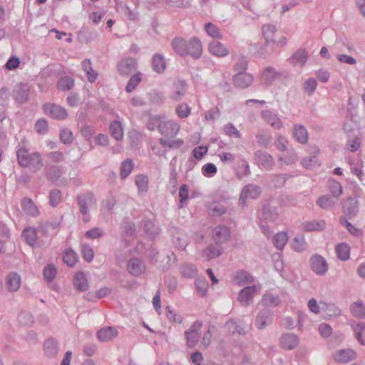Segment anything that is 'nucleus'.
<instances>
[{"label": "nucleus", "mask_w": 365, "mask_h": 365, "mask_svg": "<svg viewBox=\"0 0 365 365\" xmlns=\"http://www.w3.org/2000/svg\"><path fill=\"white\" fill-rule=\"evenodd\" d=\"M322 310L324 311L326 314L329 317L338 316L341 313V310L333 304H326L321 302Z\"/></svg>", "instance_id": "obj_61"}, {"label": "nucleus", "mask_w": 365, "mask_h": 365, "mask_svg": "<svg viewBox=\"0 0 365 365\" xmlns=\"http://www.w3.org/2000/svg\"><path fill=\"white\" fill-rule=\"evenodd\" d=\"M354 335L361 345H365V342L362 339L365 336V322H360L353 327Z\"/></svg>", "instance_id": "obj_56"}, {"label": "nucleus", "mask_w": 365, "mask_h": 365, "mask_svg": "<svg viewBox=\"0 0 365 365\" xmlns=\"http://www.w3.org/2000/svg\"><path fill=\"white\" fill-rule=\"evenodd\" d=\"M287 242V235L285 232L276 234L273 237V244L278 250H282Z\"/></svg>", "instance_id": "obj_54"}, {"label": "nucleus", "mask_w": 365, "mask_h": 365, "mask_svg": "<svg viewBox=\"0 0 365 365\" xmlns=\"http://www.w3.org/2000/svg\"><path fill=\"white\" fill-rule=\"evenodd\" d=\"M16 155L19 164L23 168H30L34 172H36L43 167V160L38 152L29 153L24 146L19 145Z\"/></svg>", "instance_id": "obj_1"}, {"label": "nucleus", "mask_w": 365, "mask_h": 365, "mask_svg": "<svg viewBox=\"0 0 365 365\" xmlns=\"http://www.w3.org/2000/svg\"><path fill=\"white\" fill-rule=\"evenodd\" d=\"M63 262L69 267H73L77 262L78 257L72 250H66L63 255Z\"/></svg>", "instance_id": "obj_57"}, {"label": "nucleus", "mask_w": 365, "mask_h": 365, "mask_svg": "<svg viewBox=\"0 0 365 365\" xmlns=\"http://www.w3.org/2000/svg\"><path fill=\"white\" fill-rule=\"evenodd\" d=\"M134 165L130 159L123 161L120 168V175L122 179L126 178L133 170Z\"/></svg>", "instance_id": "obj_50"}, {"label": "nucleus", "mask_w": 365, "mask_h": 365, "mask_svg": "<svg viewBox=\"0 0 365 365\" xmlns=\"http://www.w3.org/2000/svg\"><path fill=\"white\" fill-rule=\"evenodd\" d=\"M44 351L48 356L56 357L58 352L57 343L52 339L47 340L44 344Z\"/></svg>", "instance_id": "obj_46"}, {"label": "nucleus", "mask_w": 365, "mask_h": 365, "mask_svg": "<svg viewBox=\"0 0 365 365\" xmlns=\"http://www.w3.org/2000/svg\"><path fill=\"white\" fill-rule=\"evenodd\" d=\"M187 84L184 81L177 80L173 83V93L170 96L173 101H180L185 94Z\"/></svg>", "instance_id": "obj_25"}, {"label": "nucleus", "mask_w": 365, "mask_h": 365, "mask_svg": "<svg viewBox=\"0 0 365 365\" xmlns=\"http://www.w3.org/2000/svg\"><path fill=\"white\" fill-rule=\"evenodd\" d=\"M282 73L277 72L272 66L266 67L261 73L260 78L262 83L267 86H271L274 81L279 78Z\"/></svg>", "instance_id": "obj_14"}, {"label": "nucleus", "mask_w": 365, "mask_h": 365, "mask_svg": "<svg viewBox=\"0 0 365 365\" xmlns=\"http://www.w3.org/2000/svg\"><path fill=\"white\" fill-rule=\"evenodd\" d=\"M24 211L32 217L37 216L39 213L38 209L34 202L29 198H24L21 202Z\"/></svg>", "instance_id": "obj_40"}, {"label": "nucleus", "mask_w": 365, "mask_h": 365, "mask_svg": "<svg viewBox=\"0 0 365 365\" xmlns=\"http://www.w3.org/2000/svg\"><path fill=\"white\" fill-rule=\"evenodd\" d=\"M329 190L334 198L339 197L343 193V188L341 185L336 181H331L329 183Z\"/></svg>", "instance_id": "obj_62"}, {"label": "nucleus", "mask_w": 365, "mask_h": 365, "mask_svg": "<svg viewBox=\"0 0 365 365\" xmlns=\"http://www.w3.org/2000/svg\"><path fill=\"white\" fill-rule=\"evenodd\" d=\"M221 254L222 250L213 245H209L203 252V256L205 257L207 261L218 257Z\"/></svg>", "instance_id": "obj_51"}, {"label": "nucleus", "mask_w": 365, "mask_h": 365, "mask_svg": "<svg viewBox=\"0 0 365 365\" xmlns=\"http://www.w3.org/2000/svg\"><path fill=\"white\" fill-rule=\"evenodd\" d=\"M293 138L299 143L305 144L309 140V133L307 128L300 124H294L292 130Z\"/></svg>", "instance_id": "obj_21"}, {"label": "nucleus", "mask_w": 365, "mask_h": 365, "mask_svg": "<svg viewBox=\"0 0 365 365\" xmlns=\"http://www.w3.org/2000/svg\"><path fill=\"white\" fill-rule=\"evenodd\" d=\"M226 330L232 334H244L246 331L243 325L237 324L233 319H230L225 324Z\"/></svg>", "instance_id": "obj_42"}, {"label": "nucleus", "mask_w": 365, "mask_h": 365, "mask_svg": "<svg viewBox=\"0 0 365 365\" xmlns=\"http://www.w3.org/2000/svg\"><path fill=\"white\" fill-rule=\"evenodd\" d=\"M43 110L46 115L57 120H64L67 118L66 110L57 104L46 103L43 105Z\"/></svg>", "instance_id": "obj_6"}, {"label": "nucleus", "mask_w": 365, "mask_h": 365, "mask_svg": "<svg viewBox=\"0 0 365 365\" xmlns=\"http://www.w3.org/2000/svg\"><path fill=\"white\" fill-rule=\"evenodd\" d=\"M337 257L342 261H346L349 258L350 248L348 244L345 242L340 243L336 247Z\"/></svg>", "instance_id": "obj_47"}, {"label": "nucleus", "mask_w": 365, "mask_h": 365, "mask_svg": "<svg viewBox=\"0 0 365 365\" xmlns=\"http://www.w3.org/2000/svg\"><path fill=\"white\" fill-rule=\"evenodd\" d=\"M46 174L48 181L55 182L63 175V170L60 166L53 165L47 168Z\"/></svg>", "instance_id": "obj_34"}, {"label": "nucleus", "mask_w": 365, "mask_h": 365, "mask_svg": "<svg viewBox=\"0 0 365 365\" xmlns=\"http://www.w3.org/2000/svg\"><path fill=\"white\" fill-rule=\"evenodd\" d=\"M299 343V338L293 333L283 334L279 338V346L285 350H292L295 349Z\"/></svg>", "instance_id": "obj_10"}, {"label": "nucleus", "mask_w": 365, "mask_h": 365, "mask_svg": "<svg viewBox=\"0 0 365 365\" xmlns=\"http://www.w3.org/2000/svg\"><path fill=\"white\" fill-rule=\"evenodd\" d=\"M273 321L272 312L264 308L259 311L255 319V325L259 329H264Z\"/></svg>", "instance_id": "obj_12"}, {"label": "nucleus", "mask_w": 365, "mask_h": 365, "mask_svg": "<svg viewBox=\"0 0 365 365\" xmlns=\"http://www.w3.org/2000/svg\"><path fill=\"white\" fill-rule=\"evenodd\" d=\"M127 269L133 276H140L145 272L146 266L139 258H132L127 264Z\"/></svg>", "instance_id": "obj_18"}, {"label": "nucleus", "mask_w": 365, "mask_h": 365, "mask_svg": "<svg viewBox=\"0 0 365 365\" xmlns=\"http://www.w3.org/2000/svg\"><path fill=\"white\" fill-rule=\"evenodd\" d=\"M333 358L338 363L347 364L356 358V353L351 349H339L333 354Z\"/></svg>", "instance_id": "obj_13"}, {"label": "nucleus", "mask_w": 365, "mask_h": 365, "mask_svg": "<svg viewBox=\"0 0 365 365\" xmlns=\"http://www.w3.org/2000/svg\"><path fill=\"white\" fill-rule=\"evenodd\" d=\"M137 68V61L133 58H126L118 64V71L122 76H128Z\"/></svg>", "instance_id": "obj_19"}, {"label": "nucleus", "mask_w": 365, "mask_h": 365, "mask_svg": "<svg viewBox=\"0 0 365 365\" xmlns=\"http://www.w3.org/2000/svg\"><path fill=\"white\" fill-rule=\"evenodd\" d=\"M312 271L319 276H324L327 273L329 265L327 259L320 255H314L309 259Z\"/></svg>", "instance_id": "obj_3"}, {"label": "nucleus", "mask_w": 365, "mask_h": 365, "mask_svg": "<svg viewBox=\"0 0 365 365\" xmlns=\"http://www.w3.org/2000/svg\"><path fill=\"white\" fill-rule=\"evenodd\" d=\"M110 133L116 140H120L123 137V128L122 123L118 120H113L110 124Z\"/></svg>", "instance_id": "obj_36"}, {"label": "nucleus", "mask_w": 365, "mask_h": 365, "mask_svg": "<svg viewBox=\"0 0 365 365\" xmlns=\"http://www.w3.org/2000/svg\"><path fill=\"white\" fill-rule=\"evenodd\" d=\"M256 292V286H247L240 290L237 296V300L243 306H250L252 302V298Z\"/></svg>", "instance_id": "obj_15"}, {"label": "nucleus", "mask_w": 365, "mask_h": 365, "mask_svg": "<svg viewBox=\"0 0 365 365\" xmlns=\"http://www.w3.org/2000/svg\"><path fill=\"white\" fill-rule=\"evenodd\" d=\"M141 80L142 74L140 73H138L133 75L128 81V83L125 87V91L128 93L132 92L133 90H135V88L137 87V86L139 84Z\"/></svg>", "instance_id": "obj_60"}, {"label": "nucleus", "mask_w": 365, "mask_h": 365, "mask_svg": "<svg viewBox=\"0 0 365 365\" xmlns=\"http://www.w3.org/2000/svg\"><path fill=\"white\" fill-rule=\"evenodd\" d=\"M327 227V222L324 220H314L308 222H305L303 225V229L307 232L313 231H323Z\"/></svg>", "instance_id": "obj_28"}, {"label": "nucleus", "mask_w": 365, "mask_h": 365, "mask_svg": "<svg viewBox=\"0 0 365 365\" xmlns=\"http://www.w3.org/2000/svg\"><path fill=\"white\" fill-rule=\"evenodd\" d=\"M118 334V332L115 327H106L98 331L97 336L101 341L106 342L115 338Z\"/></svg>", "instance_id": "obj_26"}, {"label": "nucleus", "mask_w": 365, "mask_h": 365, "mask_svg": "<svg viewBox=\"0 0 365 365\" xmlns=\"http://www.w3.org/2000/svg\"><path fill=\"white\" fill-rule=\"evenodd\" d=\"M234 280L237 285L244 286L252 283L254 278L247 271L240 270L235 273Z\"/></svg>", "instance_id": "obj_32"}, {"label": "nucleus", "mask_w": 365, "mask_h": 365, "mask_svg": "<svg viewBox=\"0 0 365 365\" xmlns=\"http://www.w3.org/2000/svg\"><path fill=\"white\" fill-rule=\"evenodd\" d=\"M29 88L26 84H19L14 91V98L16 101L23 103L28 101Z\"/></svg>", "instance_id": "obj_24"}, {"label": "nucleus", "mask_w": 365, "mask_h": 365, "mask_svg": "<svg viewBox=\"0 0 365 365\" xmlns=\"http://www.w3.org/2000/svg\"><path fill=\"white\" fill-rule=\"evenodd\" d=\"M233 83L239 88H247L253 82L254 78L252 74L247 72L237 73L233 76Z\"/></svg>", "instance_id": "obj_16"}, {"label": "nucleus", "mask_w": 365, "mask_h": 365, "mask_svg": "<svg viewBox=\"0 0 365 365\" xmlns=\"http://www.w3.org/2000/svg\"><path fill=\"white\" fill-rule=\"evenodd\" d=\"M230 230L225 225H218L213 230V239L217 245H220L229 241Z\"/></svg>", "instance_id": "obj_17"}, {"label": "nucleus", "mask_w": 365, "mask_h": 365, "mask_svg": "<svg viewBox=\"0 0 365 365\" xmlns=\"http://www.w3.org/2000/svg\"><path fill=\"white\" fill-rule=\"evenodd\" d=\"M280 302L279 296L270 293L264 294L261 299V303L264 307H274L279 304Z\"/></svg>", "instance_id": "obj_44"}, {"label": "nucleus", "mask_w": 365, "mask_h": 365, "mask_svg": "<svg viewBox=\"0 0 365 365\" xmlns=\"http://www.w3.org/2000/svg\"><path fill=\"white\" fill-rule=\"evenodd\" d=\"M79 212L83 215V221L88 222L91 220L88 214L89 210L92 209L96 205V199L94 195L91 193H86L78 196L77 198Z\"/></svg>", "instance_id": "obj_2"}, {"label": "nucleus", "mask_w": 365, "mask_h": 365, "mask_svg": "<svg viewBox=\"0 0 365 365\" xmlns=\"http://www.w3.org/2000/svg\"><path fill=\"white\" fill-rule=\"evenodd\" d=\"M235 61H236L233 67L235 73L240 72H246L248 66V61L246 56H245L242 54H240L236 56Z\"/></svg>", "instance_id": "obj_45"}, {"label": "nucleus", "mask_w": 365, "mask_h": 365, "mask_svg": "<svg viewBox=\"0 0 365 365\" xmlns=\"http://www.w3.org/2000/svg\"><path fill=\"white\" fill-rule=\"evenodd\" d=\"M343 212L346 217L351 219L359 212V202L355 197H348L342 205Z\"/></svg>", "instance_id": "obj_11"}, {"label": "nucleus", "mask_w": 365, "mask_h": 365, "mask_svg": "<svg viewBox=\"0 0 365 365\" xmlns=\"http://www.w3.org/2000/svg\"><path fill=\"white\" fill-rule=\"evenodd\" d=\"M262 31L264 37L266 44L268 45L269 43H274L275 33L277 31L275 26L272 24L263 25L262 28Z\"/></svg>", "instance_id": "obj_35"}, {"label": "nucleus", "mask_w": 365, "mask_h": 365, "mask_svg": "<svg viewBox=\"0 0 365 365\" xmlns=\"http://www.w3.org/2000/svg\"><path fill=\"white\" fill-rule=\"evenodd\" d=\"M73 86L74 80L70 76H64L61 78L57 84L58 89L63 91L71 90Z\"/></svg>", "instance_id": "obj_55"}, {"label": "nucleus", "mask_w": 365, "mask_h": 365, "mask_svg": "<svg viewBox=\"0 0 365 365\" xmlns=\"http://www.w3.org/2000/svg\"><path fill=\"white\" fill-rule=\"evenodd\" d=\"M21 283V277L16 272H11L6 279V287L9 292H16Z\"/></svg>", "instance_id": "obj_27"}, {"label": "nucleus", "mask_w": 365, "mask_h": 365, "mask_svg": "<svg viewBox=\"0 0 365 365\" xmlns=\"http://www.w3.org/2000/svg\"><path fill=\"white\" fill-rule=\"evenodd\" d=\"M262 119L274 130H280L283 128V122L277 113L271 110H263L261 112Z\"/></svg>", "instance_id": "obj_9"}, {"label": "nucleus", "mask_w": 365, "mask_h": 365, "mask_svg": "<svg viewBox=\"0 0 365 365\" xmlns=\"http://www.w3.org/2000/svg\"><path fill=\"white\" fill-rule=\"evenodd\" d=\"M180 272L183 277L193 278L197 276L198 270L194 264L184 263L180 265Z\"/></svg>", "instance_id": "obj_38"}, {"label": "nucleus", "mask_w": 365, "mask_h": 365, "mask_svg": "<svg viewBox=\"0 0 365 365\" xmlns=\"http://www.w3.org/2000/svg\"><path fill=\"white\" fill-rule=\"evenodd\" d=\"M210 52L217 57H225L229 54L228 49L219 41H212L209 43Z\"/></svg>", "instance_id": "obj_29"}, {"label": "nucleus", "mask_w": 365, "mask_h": 365, "mask_svg": "<svg viewBox=\"0 0 365 365\" xmlns=\"http://www.w3.org/2000/svg\"><path fill=\"white\" fill-rule=\"evenodd\" d=\"M299 157L294 149L288 150L284 156L279 155L277 160L280 165H291L295 164L298 161Z\"/></svg>", "instance_id": "obj_30"}, {"label": "nucleus", "mask_w": 365, "mask_h": 365, "mask_svg": "<svg viewBox=\"0 0 365 365\" xmlns=\"http://www.w3.org/2000/svg\"><path fill=\"white\" fill-rule=\"evenodd\" d=\"M187 55H190L194 58H199L202 52V46L200 40L195 36L192 37L187 47Z\"/></svg>", "instance_id": "obj_20"}, {"label": "nucleus", "mask_w": 365, "mask_h": 365, "mask_svg": "<svg viewBox=\"0 0 365 365\" xmlns=\"http://www.w3.org/2000/svg\"><path fill=\"white\" fill-rule=\"evenodd\" d=\"M308 55L304 50H298L292 56V62L294 64L304 65L307 61Z\"/></svg>", "instance_id": "obj_59"}, {"label": "nucleus", "mask_w": 365, "mask_h": 365, "mask_svg": "<svg viewBox=\"0 0 365 365\" xmlns=\"http://www.w3.org/2000/svg\"><path fill=\"white\" fill-rule=\"evenodd\" d=\"M187 41L181 38L175 37L171 41V46L175 52L180 56H187Z\"/></svg>", "instance_id": "obj_22"}, {"label": "nucleus", "mask_w": 365, "mask_h": 365, "mask_svg": "<svg viewBox=\"0 0 365 365\" xmlns=\"http://www.w3.org/2000/svg\"><path fill=\"white\" fill-rule=\"evenodd\" d=\"M22 237L28 245L34 247L37 240V231L34 227L25 228L22 232Z\"/></svg>", "instance_id": "obj_39"}, {"label": "nucleus", "mask_w": 365, "mask_h": 365, "mask_svg": "<svg viewBox=\"0 0 365 365\" xmlns=\"http://www.w3.org/2000/svg\"><path fill=\"white\" fill-rule=\"evenodd\" d=\"M353 316L360 319H365V304L360 300L354 302L350 307Z\"/></svg>", "instance_id": "obj_43"}, {"label": "nucleus", "mask_w": 365, "mask_h": 365, "mask_svg": "<svg viewBox=\"0 0 365 365\" xmlns=\"http://www.w3.org/2000/svg\"><path fill=\"white\" fill-rule=\"evenodd\" d=\"M135 183L138 187V193L144 195L148 189V178L143 174L138 175L135 177Z\"/></svg>", "instance_id": "obj_41"}, {"label": "nucleus", "mask_w": 365, "mask_h": 365, "mask_svg": "<svg viewBox=\"0 0 365 365\" xmlns=\"http://www.w3.org/2000/svg\"><path fill=\"white\" fill-rule=\"evenodd\" d=\"M144 228L145 232L151 237H155L158 234V227L150 220L144 221Z\"/></svg>", "instance_id": "obj_64"}, {"label": "nucleus", "mask_w": 365, "mask_h": 365, "mask_svg": "<svg viewBox=\"0 0 365 365\" xmlns=\"http://www.w3.org/2000/svg\"><path fill=\"white\" fill-rule=\"evenodd\" d=\"M292 247L298 252L304 251L307 247L304 237L303 236L295 237L292 242Z\"/></svg>", "instance_id": "obj_63"}, {"label": "nucleus", "mask_w": 365, "mask_h": 365, "mask_svg": "<svg viewBox=\"0 0 365 365\" xmlns=\"http://www.w3.org/2000/svg\"><path fill=\"white\" fill-rule=\"evenodd\" d=\"M202 324L200 321H195L192 325L190 327V329L185 331V336L187 340V345L190 348H193L195 346L197 343L199 341L200 334V331Z\"/></svg>", "instance_id": "obj_7"}, {"label": "nucleus", "mask_w": 365, "mask_h": 365, "mask_svg": "<svg viewBox=\"0 0 365 365\" xmlns=\"http://www.w3.org/2000/svg\"><path fill=\"white\" fill-rule=\"evenodd\" d=\"M180 129V126L179 123L174 120H164L159 124L158 125V131L159 133L167 138H173L175 137L179 130Z\"/></svg>", "instance_id": "obj_5"}, {"label": "nucleus", "mask_w": 365, "mask_h": 365, "mask_svg": "<svg viewBox=\"0 0 365 365\" xmlns=\"http://www.w3.org/2000/svg\"><path fill=\"white\" fill-rule=\"evenodd\" d=\"M316 203L320 208L325 210H331L336 206V201L327 195L320 196Z\"/></svg>", "instance_id": "obj_33"}, {"label": "nucleus", "mask_w": 365, "mask_h": 365, "mask_svg": "<svg viewBox=\"0 0 365 365\" xmlns=\"http://www.w3.org/2000/svg\"><path fill=\"white\" fill-rule=\"evenodd\" d=\"M195 285L199 296L204 297L207 295L208 282L205 277H200L196 279Z\"/></svg>", "instance_id": "obj_48"}, {"label": "nucleus", "mask_w": 365, "mask_h": 365, "mask_svg": "<svg viewBox=\"0 0 365 365\" xmlns=\"http://www.w3.org/2000/svg\"><path fill=\"white\" fill-rule=\"evenodd\" d=\"M254 158L259 166L266 170H272L274 165V160L273 157L267 151H255L254 153Z\"/></svg>", "instance_id": "obj_8"}, {"label": "nucleus", "mask_w": 365, "mask_h": 365, "mask_svg": "<svg viewBox=\"0 0 365 365\" xmlns=\"http://www.w3.org/2000/svg\"><path fill=\"white\" fill-rule=\"evenodd\" d=\"M274 145L277 150L283 152L287 150L289 140L285 136L277 134L274 138Z\"/></svg>", "instance_id": "obj_52"}, {"label": "nucleus", "mask_w": 365, "mask_h": 365, "mask_svg": "<svg viewBox=\"0 0 365 365\" xmlns=\"http://www.w3.org/2000/svg\"><path fill=\"white\" fill-rule=\"evenodd\" d=\"M166 59L164 55L161 53H155L152 57V68L153 70L161 74L165 72L166 69Z\"/></svg>", "instance_id": "obj_23"}, {"label": "nucleus", "mask_w": 365, "mask_h": 365, "mask_svg": "<svg viewBox=\"0 0 365 365\" xmlns=\"http://www.w3.org/2000/svg\"><path fill=\"white\" fill-rule=\"evenodd\" d=\"M205 31H206L207 34L212 37V38L215 39H221L222 38V35L220 33L218 27L210 22L206 23L204 26Z\"/></svg>", "instance_id": "obj_49"}, {"label": "nucleus", "mask_w": 365, "mask_h": 365, "mask_svg": "<svg viewBox=\"0 0 365 365\" xmlns=\"http://www.w3.org/2000/svg\"><path fill=\"white\" fill-rule=\"evenodd\" d=\"M256 139L259 145L267 148L272 140V135L269 130L261 129L257 131Z\"/></svg>", "instance_id": "obj_31"}, {"label": "nucleus", "mask_w": 365, "mask_h": 365, "mask_svg": "<svg viewBox=\"0 0 365 365\" xmlns=\"http://www.w3.org/2000/svg\"><path fill=\"white\" fill-rule=\"evenodd\" d=\"M221 112L217 106H214L208 110L205 115V119L210 123H214L217 119L220 117Z\"/></svg>", "instance_id": "obj_58"}, {"label": "nucleus", "mask_w": 365, "mask_h": 365, "mask_svg": "<svg viewBox=\"0 0 365 365\" xmlns=\"http://www.w3.org/2000/svg\"><path fill=\"white\" fill-rule=\"evenodd\" d=\"M73 284L75 287L79 291L84 292L88 289V282L83 272H80L75 275Z\"/></svg>", "instance_id": "obj_37"}, {"label": "nucleus", "mask_w": 365, "mask_h": 365, "mask_svg": "<svg viewBox=\"0 0 365 365\" xmlns=\"http://www.w3.org/2000/svg\"><path fill=\"white\" fill-rule=\"evenodd\" d=\"M261 193L262 189L259 186L254 184H248L245 185L241 191L239 204L244 206L247 199L255 200L259 197Z\"/></svg>", "instance_id": "obj_4"}, {"label": "nucleus", "mask_w": 365, "mask_h": 365, "mask_svg": "<svg viewBox=\"0 0 365 365\" xmlns=\"http://www.w3.org/2000/svg\"><path fill=\"white\" fill-rule=\"evenodd\" d=\"M116 200L113 195L109 196L106 200L101 202V212L103 215L109 214L113 209Z\"/></svg>", "instance_id": "obj_53"}]
</instances>
